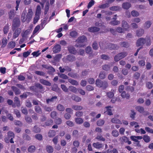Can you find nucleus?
<instances>
[{
    "instance_id": "nucleus-44",
    "label": "nucleus",
    "mask_w": 153,
    "mask_h": 153,
    "mask_svg": "<svg viewBox=\"0 0 153 153\" xmlns=\"http://www.w3.org/2000/svg\"><path fill=\"white\" fill-rule=\"evenodd\" d=\"M116 31L118 33H125V30L122 27H118L116 29Z\"/></svg>"
},
{
    "instance_id": "nucleus-42",
    "label": "nucleus",
    "mask_w": 153,
    "mask_h": 153,
    "mask_svg": "<svg viewBox=\"0 0 153 153\" xmlns=\"http://www.w3.org/2000/svg\"><path fill=\"white\" fill-rule=\"evenodd\" d=\"M8 111H5V113L6 114V116L7 118L10 121H13V118L12 115L9 113H8Z\"/></svg>"
},
{
    "instance_id": "nucleus-37",
    "label": "nucleus",
    "mask_w": 153,
    "mask_h": 153,
    "mask_svg": "<svg viewBox=\"0 0 153 153\" xmlns=\"http://www.w3.org/2000/svg\"><path fill=\"white\" fill-rule=\"evenodd\" d=\"M102 81L99 79H97L95 82L96 86L99 88H102Z\"/></svg>"
},
{
    "instance_id": "nucleus-23",
    "label": "nucleus",
    "mask_w": 153,
    "mask_h": 153,
    "mask_svg": "<svg viewBox=\"0 0 153 153\" xmlns=\"http://www.w3.org/2000/svg\"><path fill=\"white\" fill-rule=\"evenodd\" d=\"M53 122L52 119H50L48 120L45 123V124L44 125H42V126L44 127L45 126H49L52 125L53 124Z\"/></svg>"
},
{
    "instance_id": "nucleus-28",
    "label": "nucleus",
    "mask_w": 153,
    "mask_h": 153,
    "mask_svg": "<svg viewBox=\"0 0 153 153\" xmlns=\"http://www.w3.org/2000/svg\"><path fill=\"white\" fill-rule=\"evenodd\" d=\"M69 76L74 78H77L79 77V75L76 73L71 72L68 74Z\"/></svg>"
},
{
    "instance_id": "nucleus-9",
    "label": "nucleus",
    "mask_w": 153,
    "mask_h": 153,
    "mask_svg": "<svg viewBox=\"0 0 153 153\" xmlns=\"http://www.w3.org/2000/svg\"><path fill=\"white\" fill-rule=\"evenodd\" d=\"M146 40L144 38H141L138 39L136 45L137 47L143 45L145 44Z\"/></svg>"
},
{
    "instance_id": "nucleus-57",
    "label": "nucleus",
    "mask_w": 153,
    "mask_h": 153,
    "mask_svg": "<svg viewBox=\"0 0 153 153\" xmlns=\"http://www.w3.org/2000/svg\"><path fill=\"white\" fill-rule=\"evenodd\" d=\"M69 89L70 91L74 93H76L77 91V88L73 86H69Z\"/></svg>"
},
{
    "instance_id": "nucleus-56",
    "label": "nucleus",
    "mask_w": 153,
    "mask_h": 153,
    "mask_svg": "<svg viewBox=\"0 0 153 153\" xmlns=\"http://www.w3.org/2000/svg\"><path fill=\"white\" fill-rule=\"evenodd\" d=\"M8 45L10 48H13L15 47L16 44L15 42L11 41L8 43Z\"/></svg>"
},
{
    "instance_id": "nucleus-33",
    "label": "nucleus",
    "mask_w": 153,
    "mask_h": 153,
    "mask_svg": "<svg viewBox=\"0 0 153 153\" xmlns=\"http://www.w3.org/2000/svg\"><path fill=\"white\" fill-rule=\"evenodd\" d=\"M111 121L112 123H114L118 124H122L121 121L117 119L116 118H113L111 120Z\"/></svg>"
},
{
    "instance_id": "nucleus-11",
    "label": "nucleus",
    "mask_w": 153,
    "mask_h": 153,
    "mask_svg": "<svg viewBox=\"0 0 153 153\" xmlns=\"http://www.w3.org/2000/svg\"><path fill=\"white\" fill-rule=\"evenodd\" d=\"M61 47L60 45L57 44L55 45L53 48V51L54 53H57L59 52L61 50Z\"/></svg>"
},
{
    "instance_id": "nucleus-36",
    "label": "nucleus",
    "mask_w": 153,
    "mask_h": 153,
    "mask_svg": "<svg viewBox=\"0 0 153 153\" xmlns=\"http://www.w3.org/2000/svg\"><path fill=\"white\" fill-rule=\"evenodd\" d=\"M135 109L140 113H143L144 111V108L143 107L138 106L135 107Z\"/></svg>"
},
{
    "instance_id": "nucleus-3",
    "label": "nucleus",
    "mask_w": 153,
    "mask_h": 153,
    "mask_svg": "<svg viewBox=\"0 0 153 153\" xmlns=\"http://www.w3.org/2000/svg\"><path fill=\"white\" fill-rule=\"evenodd\" d=\"M14 137V133L11 131H10L7 133V137L4 138V141L6 143H8L10 142L11 143H13L14 142L13 139Z\"/></svg>"
},
{
    "instance_id": "nucleus-15",
    "label": "nucleus",
    "mask_w": 153,
    "mask_h": 153,
    "mask_svg": "<svg viewBox=\"0 0 153 153\" xmlns=\"http://www.w3.org/2000/svg\"><path fill=\"white\" fill-rule=\"evenodd\" d=\"M39 82L42 84L46 86H51V83L49 81L43 79H40Z\"/></svg>"
},
{
    "instance_id": "nucleus-40",
    "label": "nucleus",
    "mask_w": 153,
    "mask_h": 153,
    "mask_svg": "<svg viewBox=\"0 0 153 153\" xmlns=\"http://www.w3.org/2000/svg\"><path fill=\"white\" fill-rule=\"evenodd\" d=\"M144 141L147 143L149 142L150 141V138L149 136L147 135H145L143 137Z\"/></svg>"
},
{
    "instance_id": "nucleus-63",
    "label": "nucleus",
    "mask_w": 153,
    "mask_h": 153,
    "mask_svg": "<svg viewBox=\"0 0 153 153\" xmlns=\"http://www.w3.org/2000/svg\"><path fill=\"white\" fill-rule=\"evenodd\" d=\"M110 66L108 65H105L102 66V69L105 71H108L110 70Z\"/></svg>"
},
{
    "instance_id": "nucleus-35",
    "label": "nucleus",
    "mask_w": 153,
    "mask_h": 153,
    "mask_svg": "<svg viewBox=\"0 0 153 153\" xmlns=\"http://www.w3.org/2000/svg\"><path fill=\"white\" fill-rule=\"evenodd\" d=\"M114 90L112 89L111 90V92H107L106 94L107 97L110 98H112L114 96Z\"/></svg>"
},
{
    "instance_id": "nucleus-21",
    "label": "nucleus",
    "mask_w": 153,
    "mask_h": 153,
    "mask_svg": "<svg viewBox=\"0 0 153 153\" xmlns=\"http://www.w3.org/2000/svg\"><path fill=\"white\" fill-rule=\"evenodd\" d=\"M67 59L70 62L73 61L75 60V57L72 54H69L67 56Z\"/></svg>"
},
{
    "instance_id": "nucleus-16",
    "label": "nucleus",
    "mask_w": 153,
    "mask_h": 153,
    "mask_svg": "<svg viewBox=\"0 0 153 153\" xmlns=\"http://www.w3.org/2000/svg\"><path fill=\"white\" fill-rule=\"evenodd\" d=\"M120 45L121 47L125 48H128L130 46L129 43L127 42H121L120 43Z\"/></svg>"
},
{
    "instance_id": "nucleus-25",
    "label": "nucleus",
    "mask_w": 153,
    "mask_h": 153,
    "mask_svg": "<svg viewBox=\"0 0 153 153\" xmlns=\"http://www.w3.org/2000/svg\"><path fill=\"white\" fill-rule=\"evenodd\" d=\"M71 98L73 100L77 102H79L81 100V98L75 95H72L71 96Z\"/></svg>"
},
{
    "instance_id": "nucleus-38",
    "label": "nucleus",
    "mask_w": 153,
    "mask_h": 153,
    "mask_svg": "<svg viewBox=\"0 0 153 153\" xmlns=\"http://www.w3.org/2000/svg\"><path fill=\"white\" fill-rule=\"evenodd\" d=\"M72 107L73 109L76 111L80 110L83 108L82 106L78 105H73Z\"/></svg>"
},
{
    "instance_id": "nucleus-8",
    "label": "nucleus",
    "mask_w": 153,
    "mask_h": 153,
    "mask_svg": "<svg viewBox=\"0 0 153 153\" xmlns=\"http://www.w3.org/2000/svg\"><path fill=\"white\" fill-rule=\"evenodd\" d=\"M120 142L121 143H127L128 144H130L131 143V141L129 140V139L126 136H123L120 138Z\"/></svg>"
},
{
    "instance_id": "nucleus-61",
    "label": "nucleus",
    "mask_w": 153,
    "mask_h": 153,
    "mask_svg": "<svg viewBox=\"0 0 153 153\" xmlns=\"http://www.w3.org/2000/svg\"><path fill=\"white\" fill-rule=\"evenodd\" d=\"M9 30V25L8 24H7V25H5V26L4 27V28H3V31L4 33V34H7L8 33Z\"/></svg>"
},
{
    "instance_id": "nucleus-31",
    "label": "nucleus",
    "mask_w": 153,
    "mask_h": 153,
    "mask_svg": "<svg viewBox=\"0 0 153 153\" xmlns=\"http://www.w3.org/2000/svg\"><path fill=\"white\" fill-rule=\"evenodd\" d=\"M36 147L35 146L32 145L30 146L28 148L27 150L29 152H33L36 150Z\"/></svg>"
},
{
    "instance_id": "nucleus-18",
    "label": "nucleus",
    "mask_w": 153,
    "mask_h": 153,
    "mask_svg": "<svg viewBox=\"0 0 153 153\" xmlns=\"http://www.w3.org/2000/svg\"><path fill=\"white\" fill-rule=\"evenodd\" d=\"M11 88L14 92V93L16 95L19 94H20V91L19 89L16 87L14 86H12L11 87Z\"/></svg>"
},
{
    "instance_id": "nucleus-27",
    "label": "nucleus",
    "mask_w": 153,
    "mask_h": 153,
    "mask_svg": "<svg viewBox=\"0 0 153 153\" xmlns=\"http://www.w3.org/2000/svg\"><path fill=\"white\" fill-rule=\"evenodd\" d=\"M7 41L5 37L3 38L2 40L1 48L5 47L7 44Z\"/></svg>"
},
{
    "instance_id": "nucleus-30",
    "label": "nucleus",
    "mask_w": 153,
    "mask_h": 153,
    "mask_svg": "<svg viewBox=\"0 0 153 153\" xmlns=\"http://www.w3.org/2000/svg\"><path fill=\"white\" fill-rule=\"evenodd\" d=\"M49 4L48 1L46 3L45 7V11L44 13L45 15H46L49 10Z\"/></svg>"
},
{
    "instance_id": "nucleus-10",
    "label": "nucleus",
    "mask_w": 153,
    "mask_h": 153,
    "mask_svg": "<svg viewBox=\"0 0 153 153\" xmlns=\"http://www.w3.org/2000/svg\"><path fill=\"white\" fill-rule=\"evenodd\" d=\"M14 31V32L13 36V38L15 39L19 36L21 32V30L20 28H17Z\"/></svg>"
},
{
    "instance_id": "nucleus-58",
    "label": "nucleus",
    "mask_w": 153,
    "mask_h": 153,
    "mask_svg": "<svg viewBox=\"0 0 153 153\" xmlns=\"http://www.w3.org/2000/svg\"><path fill=\"white\" fill-rule=\"evenodd\" d=\"M120 8L117 6H113L110 8V10L112 11H117L120 10Z\"/></svg>"
},
{
    "instance_id": "nucleus-5",
    "label": "nucleus",
    "mask_w": 153,
    "mask_h": 153,
    "mask_svg": "<svg viewBox=\"0 0 153 153\" xmlns=\"http://www.w3.org/2000/svg\"><path fill=\"white\" fill-rule=\"evenodd\" d=\"M127 55L128 53L126 52H123L119 53L114 56V60L116 62H117L125 57Z\"/></svg>"
},
{
    "instance_id": "nucleus-24",
    "label": "nucleus",
    "mask_w": 153,
    "mask_h": 153,
    "mask_svg": "<svg viewBox=\"0 0 153 153\" xmlns=\"http://www.w3.org/2000/svg\"><path fill=\"white\" fill-rule=\"evenodd\" d=\"M144 33V30L143 29H140L136 31V35L138 37L141 36Z\"/></svg>"
},
{
    "instance_id": "nucleus-17",
    "label": "nucleus",
    "mask_w": 153,
    "mask_h": 153,
    "mask_svg": "<svg viewBox=\"0 0 153 153\" xmlns=\"http://www.w3.org/2000/svg\"><path fill=\"white\" fill-rule=\"evenodd\" d=\"M85 51L86 53L89 54V57L90 59L92 58L93 56H91V54L92 53L91 48L90 46H88L85 48Z\"/></svg>"
},
{
    "instance_id": "nucleus-29",
    "label": "nucleus",
    "mask_w": 153,
    "mask_h": 153,
    "mask_svg": "<svg viewBox=\"0 0 153 153\" xmlns=\"http://www.w3.org/2000/svg\"><path fill=\"white\" fill-rule=\"evenodd\" d=\"M75 121L77 124H82L83 122V119L80 117L75 118Z\"/></svg>"
},
{
    "instance_id": "nucleus-20",
    "label": "nucleus",
    "mask_w": 153,
    "mask_h": 153,
    "mask_svg": "<svg viewBox=\"0 0 153 153\" xmlns=\"http://www.w3.org/2000/svg\"><path fill=\"white\" fill-rule=\"evenodd\" d=\"M30 89L33 91L34 92H35L36 93H38L39 92H42V91L39 90L38 88H37L36 85L32 86H30L29 88Z\"/></svg>"
},
{
    "instance_id": "nucleus-45",
    "label": "nucleus",
    "mask_w": 153,
    "mask_h": 153,
    "mask_svg": "<svg viewBox=\"0 0 153 153\" xmlns=\"http://www.w3.org/2000/svg\"><path fill=\"white\" fill-rule=\"evenodd\" d=\"M105 123V121L102 119H100L97 121V124L98 126H103Z\"/></svg>"
},
{
    "instance_id": "nucleus-2",
    "label": "nucleus",
    "mask_w": 153,
    "mask_h": 153,
    "mask_svg": "<svg viewBox=\"0 0 153 153\" xmlns=\"http://www.w3.org/2000/svg\"><path fill=\"white\" fill-rule=\"evenodd\" d=\"M86 37L84 36H82L78 37L76 41L77 43L76 46L77 47H82L85 46L84 43L87 41Z\"/></svg>"
},
{
    "instance_id": "nucleus-51",
    "label": "nucleus",
    "mask_w": 153,
    "mask_h": 153,
    "mask_svg": "<svg viewBox=\"0 0 153 153\" xmlns=\"http://www.w3.org/2000/svg\"><path fill=\"white\" fill-rule=\"evenodd\" d=\"M14 10H11L9 13V17L10 19H12L14 16Z\"/></svg>"
},
{
    "instance_id": "nucleus-4",
    "label": "nucleus",
    "mask_w": 153,
    "mask_h": 153,
    "mask_svg": "<svg viewBox=\"0 0 153 153\" xmlns=\"http://www.w3.org/2000/svg\"><path fill=\"white\" fill-rule=\"evenodd\" d=\"M20 19L18 17H15L13 20L12 24V29L13 31H14L20 25Z\"/></svg>"
},
{
    "instance_id": "nucleus-64",
    "label": "nucleus",
    "mask_w": 153,
    "mask_h": 153,
    "mask_svg": "<svg viewBox=\"0 0 153 153\" xmlns=\"http://www.w3.org/2000/svg\"><path fill=\"white\" fill-rule=\"evenodd\" d=\"M40 27V25H37L35 28L34 29L33 32V34L36 33L39 30Z\"/></svg>"
},
{
    "instance_id": "nucleus-13",
    "label": "nucleus",
    "mask_w": 153,
    "mask_h": 153,
    "mask_svg": "<svg viewBox=\"0 0 153 153\" xmlns=\"http://www.w3.org/2000/svg\"><path fill=\"white\" fill-rule=\"evenodd\" d=\"M100 29L96 27H91L88 28V30L90 32L94 33L99 31Z\"/></svg>"
},
{
    "instance_id": "nucleus-59",
    "label": "nucleus",
    "mask_w": 153,
    "mask_h": 153,
    "mask_svg": "<svg viewBox=\"0 0 153 153\" xmlns=\"http://www.w3.org/2000/svg\"><path fill=\"white\" fill-rule=\"evenodd\" d=\"M35 110L36 111L37 113L39 114H41L42 113V109L39 106H36L35 107Z\"/></svg>"
},
{
    "instance_id": "nucleus-43",
    "label": "nucleus",
    "mask_w": 153,
    "mask_h": 153,
    "mask_svg": "<svg viewBox=\"0 0 153 153\" xmlns=\"http://www.w3.org/2000/svg\"><path fill=\"white\" fill-rule=\"evenodd\" d=\"M132 140L135 142L136 143H134V144L135 145V146L137 147H139L141 146V145L140 143V141L137 139H134L133 137H132Z\"/></svg>"
},
{
    "instance_id": "nucleus-47",
    "label": "nucleus",
    "mask_w": 153,
    "mask_h": 153,
    "mask_svg": "<svg viewBox=\"0 0 153 153\" xmlns=\"http://www.w3.org/2000/svg\"><path fill=\"white\" fill-rule=\"evenodd\" d=\"M46 149L48 153H52L53 151V147L50 146H46Z\"/></svg>"
},
{
    "instance_id": "nucleus-62",
    "label": "nucleus",
    "mask_w": 153,
    "mask_h": 153,
    "mask_svg": "<svg viewBox=\"0 0 153 153\" xmlns=\"http://www.w3.org/2000/svg\"><path fill=\"white\" fill-rule=\"evenodd\" d=\"M96 139L99 141H105V139L102 137L101 135H97L96 137Z\"/></svg>"
},
{
    "instance_id": "nucleus-32",
    "label": "nucleus",
    "mask_w": 153,
    "mask_h": 153,
    "mask_svg": "<svg viewBox=\"0 0 153 153\" xmlns=\"http://www.w3.org/2000/svg\"><path fill=\"white\" fill-rule=\"evenodd\" d=\"M121 96L123 98H126L128 99L130 97V95L128 94H126L125 91L121 92Z\"/></svg>"
},
{
    "instance_id": "nucleus-41",
    "label": "nucleus",
    "mask_w": 153,
    "mask_h": 153,
    "mask_svg": "<svg viewBox=\"0 0 153 153\" xmlns=\"http://www.w3.org/2000/svg\"><path fill=\"white\" fill-rule=\"evenodd\" d=\"M56 134V131L53 130H50L48 133V136L49 137H53Z\"/></svg>"
},
{
    "instance_id": "nucleus-55",
    "label": "nucleus",
    "mask_w": 153,
    "mask_h": 153,
    "mask_svg": "<svg viewBox=\"0 0 153 153\" xmlns=\"http://www.w3.org/2000/svg\"><path fill=\"white\" fill-rule=\"evenodd\" d=\"M41 131L39 127H38L37 126H35L33 128V132L36 133H38L40 132Z\"/></svg>"
},
{
    "instance_id": "nucleus-39",
    "label": "nucleus",
    "mask_w": 153,
    "mask_h": 153,
    "mask_svg": "<svg viewBox=\"0 0 153 153\" xmlns=\"http://www.w3.org/2000/svg\"><path fill=\"white\" fill-rule=\"evenodd\" d=\"M31 52L32 50L29 49L28 51L23 53V56L24 58H27L30 55Z\"/></svg>"
},
{
    "instance_id": "nucleus-26",
    "label": "nucleus",
    "mask_w": 153,
    "mask_h": 153,
    "mask_svg": "<svg viewBox=\"0 0 153 153\" xmlns=\"http://www.w3.org/2000/svg\"><path fill=\"white\" fill-rule=\"evenodd\" d=\"M144 39L146 40L145 43H146V45L147 46L150 45L151 44L150 37L149 36H146Z\"/></svg>"
},
{
    "instance_id": "nucleus-34",
    "label": "nucleus",
    "mask_w": 153,
    "mask_h": 153,
    "mask_svg": "<svg viewBox=\"0 0 153 153\" xmlns=\"http://www.w3.org/2000/svg\"><path fill=\"white\" fill-rule=\"evenodd\" d=\"M111 108V107L110 106L106 107L105 108L107 109V110L105 112V113L106 112L107 114L110 116L113 114L111 109L109 108Z\"/></svg>"
},
{
    "instance_id": "nucleus-14",
    "label": "nucleus",
    "mask_w": 153,
    "mask_h": 153,
    "mask_svg": "<svg viewBox=\"0 0 153 153\" xmlns=\"http://www.w3.org/2000/svg\"><path fill=\"white\" fill-rule=\"evenodd\" d=\"M93 146L96 149H100L104 146V145L102 143L97 142L93 143Z\"/></svg>"
},
{
    "instance_id": "nucleus-60",
    "label": "nucleus",
    "mask_w": 153,
    "mask_h": 153,
    "mask_svg": "<svg viewBox=\"0 0 153 153\" xmlns=\"http://www.w3.org/2000/svg\"><path fill=\"white\" fill-rule=\"evenodd\" d=\"M52 89L53 91H57L59 90L60 89L59 88L58 85L57 84H54L52 86Z\"/></svg>"
},
{
    "instance_id": "nucleus-53",
    "label": "nucleus",
    "mask_w": 153,
    "mask_h": 153,
    "mask_svg": "<svg viewBox=\"0 0 153 153\" xmlns=\"http://www.w3.org/2000/svg\"><path fill=\"white\" fill-rule=\"evenodd\" d=\"M57 109L60 111H63L65 110L64 106L60 104H58L57 106Z\"/></svg>"
},
{
    "instance_id": "nucleus-46",
    "label": "nucleus",
    "mask_w": 153,
    "mask_h": 153,
    "mask_svg": "<svg viewBox=\"0 0 153 153\" xmlns=\"http://www.w3.org/2000/svg\"><path fill=\"white\" fill-rule=\"evenodd\" d=\"M68 81L69 82L73 85H78V82L76 80L72 79H69Z\"/></svg>"
},
{
    "instance_id": "nucleus-22",
    "label": "nucleus",
    "mask_w": 153,
    "mask_h": 153,
    "mask_svg": "<svg viewBox=\"0 0 153 153\" xmlns=\"http://www.w3.org/2000/svg\"><path fill=\"white\" fill-rule=\"evenodd\" d=\"M41 7L39 5H38L37 6L35 15L40 16V15H41Z\"/></svg>"
},
{
    "instance_id": "nucleus-50",
    "label": "nucleus",
    "mask_w": 153,
    "mask_h": 153,
    "mask_svg": "<svg viewBox=\"0 0 153 153\" xmlns=\"http://www.w3.org/2000/svg\"><path fill=\"white\" fill-rule=\"evenodd\" d=\"M120 22L117 20H113L111 21L109 24L110 25H116L120 24Z\"/></svg>"
},
{
    "instance_id": "nucleus-12",
    "label": "nucleus",
    "mask_w": 153,
    "mask_h": 153,
    "mask_svg": "<svg viewBox=\"0 0 153 153\" xmlns=\"http://www.w3.org/2000/svg\"><path fill=\"white\" fill-rule=\"evenodd\" d=\"M68 49L70 53L75 54L77 53V51L73 46H70L68 47Z\"/></svg>"
},
{
    "instance_id": "nucleus-48",
    "label": "nucleus",
    "mask_w": 153,
    "mask_h": 153,
    "mask_svg": "<svg viewBox=\"0 0 153 153\" xmlns=\"http://www.w3.org/2000/svg\"><path fill=\"white\" fill-rule=\"evenodd\" d=\"M99 77L101 79H105L106 77L105 73L104 71H101Z\"/></svg>"
},
{
    "instance_id": "nucleus-49",
    "label": "nucleus",
    "mask_w": 153,
    "mask_h": 153,
    "mask_svg": "<svg viewBox=\"0 0 153 153\" xmlns=\"http://www.w3.org/2000/svg\"><path fill=\"white\" fill-rule=\"evenodd\" d=\"M14 102L16 103V106L19 107L20 106V101L19 98L17 97H15L14 98Z\"/></svg>"
},
{
    "instance_id": "nucleus-7",
    "label": "nucleus",
    "mask_w": 153,
    "mask_h": 153,
    "mask_svg": "<svg viewBox=\"0 0 153 153\" xmlns=\"http://www.w3.org/2000/svg\"><path fill=\"white\" fill-rule=\"evenodd\" d=\"M121 26L125 31H128L130 28V26L128 23L125 20H123L121 23Z\"/></svg>"
},
{
    "instance_id": "nucleus-6",
    "label": "nucleus",
    "mask_w": 153,
    "mask_h": 153,
    "mask_svg": "<svg viewBox=\"0 0 153 153\" xmlns=\"http://www.w3.org/2000/svg\"><path fill=\"white\" fill-rule=\"evenodd\" d=\"M107 45L106 46V48L109 49L111 50H117L118 49V47L117 45L108 43L107 44Z\"/></svg>"
},
{
    "instance_id": "nucleus-54",
    "label": "nucleus",
    "mask_w": 153,
    "mask_h": 153,
    "mask_svg": "<svg viewBox=\"0 0 153 153\" xmlns=\"http://www.w3.org/2000/svg\"><path fill=\"white\" fill-rule=\"evenodd\" d=\"M108 86V83L107 81H102V87L103 89H106Z\"/></svg>"
},
{
    "instance_id": "nucleus-1",
    "label": "nucleus",
    "mask_w": 153,
    "mask_h": 153,
    "mask_svg": "<svg viewBox=\"0 0 153 153\" xmlns=\"http://www.w3.org/2000/svg\"><path fill=\"white\" fill-rule=\"evenodd\" d=\"M26 13V11H23L22 14L21 19L23 23L25 22L29 23L32 18L33 12L31 9H29L27 14Z\"/></svg>"
},
{
    "instance_id": "nucleus-19",
    "label": "nucleus",
    "mask_w": 153,
    "mask_h": 153,
    "mask_svg": "<svg viewBox=\"0 0 153 153\" xmlns=\"http://www.w3.org/2000/svg\"><path fill=\"white\" fill-rule=\"evenodd\" d=\"M131 7V4L128 2H126L122 4V7L125 9H128Z\"/></svg>"
},
{
    "instance_id": "nucleus-52",
    "label": "nucleus",
    "mask_w": 153,
    "mask_h": 153,
    "mask_svg": "<svg viewBox=\"0 0 153 153\" xmlns=\"http://www.w3.org/2000/svg\"><path fill=\"white\" fill-rule=\"evenodd\" d=\"M109 7V4L108 3H105L99 5L98 7L101 9H105Z\"/></svg>"
}]
</instances>
